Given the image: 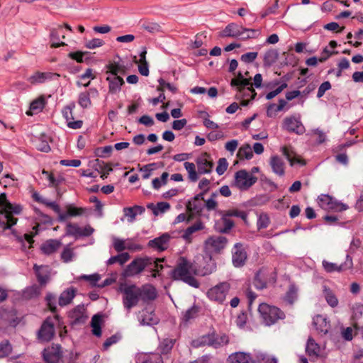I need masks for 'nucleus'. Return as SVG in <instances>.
<instances>
[{
  "instance_id": "nucleus-13",
  "label": "nucleus",
  "mask_w": 363,
  "mask_h": 363,
  "mask_svg": "<svg viewBox=\"0 0 363 363\" xmlns=\"http://www.w3.org/2000/svg\"><path fill=\"white\" fill-rule=\"evenodd\" d=\"M43 358L47 363H58L62 357L60 345H52L43 350Z\"/></svg>"
},
{
  "instance_id": "nucleus-39",
  "label": "nucleus",
  "mask_w": 363,
  "mask_h": 363,
  "mask_svg": "<svg viewBox=\"0 0 363 363\" xmlns=\"http://www.w3.org/2000/svg\"><path fill=\"white\" fill-rule=\"evenodd\" d=\"M137 363H163L161 356L157 353L145 354L138 359Z\"/></svg>"
},
{
  "instance_id": "nucleus-28",
  "label": "nucleus",
  "mask_w": 363,
  "mask_h": 363,
  "mask_svg": "<svg viewBox=\"0 0 363 363\" xmlns=\"http://www.w3.org/2000/svg\"><path fill=\"white\" fill-rule=\"evenodd\" d=\"M62 30V26H59L57 28H52L50 30V47L51 48H58L60 46H65L67 44L65 42H60V35L61 34V31Z\"/></svg>"
},
{
  "instance_id": "nucleus-40",
  "label": "nucleus",
  "mask_w": 363,
  "mask_h": 363,
  "mask_svg": "<svg viewBox=\"0 0 363 363\" xmlns=\"http://www.w3.org/2000/svg\"><path fill=\"white\" fill-rule=\"evenodd\" d=\"M145 211V208L141 206L135 205L133 207H126L123 208L125 216L130 217L133 220L138 214H142Z\"/></svg>"
},
{
  "instance_id": "nucleus-58",
  "label": "nucleus",
  "mask_w": 363,
  "mask_h": 363,
  "mask_svg": "<svg viewBox=\"0 0 363 363\" xmlns=\"http://www.w3.org/2000/svg\"><path fill=\"white\" fill-rule=\"evenodd\" d=\"M221 220L224 227L223 228H220L218 231L222 233H227L233 228L235 225L234 221L229 219L224 213L222 216Z\"/></svg>"
},
{
  "instance_id": "nucleus-18",
  "label": "nucleus",
  "mask_w": 363,
  "mask_h": 363,
  "mask_svg": "<svg viewBox=\"0 0 363 363\" xmlns=\"http://www.w3.org/2000/svg\"><path fill=\"white\" fill-rule=\"evenodd\" d=\"M33 269L35 272L38 281L40 284L42 286L45 285L50 280V270L49 267L46 265L39 266L37 264H35Z\"/></svg>"
},
{
  "instance_id": "nucleus-24",
  "label": "nucleus",
  "mask_w": 363,
  "mask_h": 363,
  "mask_svg": "<svg viewBox=\"0 0 363 363\" xmlns=\"http://www.w3.org/2000/svg\"><path fill=\"white\" fill-rule=\"evenodd\" d=\"M242 29V26L235 23L228 24L220 33L221 37L238 38L242 35L240 30Z\"/></svg>"
},
{
  "instance_id": "nucleus-48",
  "label": "nucleus",
  "mask_w": 363,
  "mask_h": 363,
  "mask_svg": "<svg viewBox=\"0 0 363 363\" xmlns=\"http://www.w3.org/2000/svg\"><path fill=\"white\" fill-rule=\"evenodd\" d=\"M175 340L165 338L160 344L159 349L162 354H168L172 349Z\"/></svg>"
},
{
  "instance_id": "nucleus-8",
  "label": "nucleus",
  "mask_w": 363,
  "mask_h": 363,
  "mask_svg": "<svg viewBox=\"0 0 363 363\" xmlns=\"http://www.w3.org/2000/svg\"><path fill=\"white\" fill-rule=\"evenodd\" d=\"M228 337L223 334L215 337L213 335H207L201 337L200 340H194V345L199 347L201 345H211L215 348L225 345L228 344Z\"/></svg>"
},
{
  "instance_id": "nucleus-15",
  "label": "nucleus",
  "mask_w": 363,
  "mask_h": 363,
  "mask_svg": "<svg viewBox=\"0 0 363 363\" xmlns=\"http://www.w3.org/2000/svg\"><path fill=\"white\" fill-rule=\"evenodd\" d=\"M75 108V104L74 102L70 103L69 105L64 107L62 110V113L65 119L67 122V126L72 129H79L83 125V122L81 120L71 121L74 119L72 111Z\"/></svg>"
},
{
  "instance_id": "nucleus-25",
  "label": "nucleus",
  "mask_w": 363,
  "mask_h": 363,
  "mask_svg": "<svg viewBox=\"0 0 363 363\" xmlns=\"http://www.w3.org/2000/svg\"><path fill=\"white\" fill-rule=\"evenodd\" d=\"M92 167L99 173H101L103 170H107V173H102V174H101L102 179H106L109 173L113 171L110 163H105L104 161L99 159H96L92 161Z\"/></svg>"
},
{
  "instance_id": "nucleus-17",
  "label": "nucleus",
  "mask_w": 363,
  "mask_h": 363,
  "mask_svg": "<svg viewBox=\"0 0 363 363\" xmlns=\"http://www.w3.org/2000/svg\"><path fill=\"white\" fill-rule=\"evenodd\" d=\"M140 298L145 302L153 301L157 298L156 289L151 284H144L139 287Z\"/></svg>"
},
{
  "instance_id": "nucleus-45",
  "label": "nucleus",
  "mask_w": 363,
  "mask_h": 363,
  "mask_svg": "<svg viewBox=\"0 0 363 363\" xmlns=\"http://www.w3.org/2000/svg\"><path fill=\"white\" fill-rule=\"evenodd\" d=\"M347 208L348 206L347 204L338 201L333 197L332 198V201L329 203L328 206L326 208V209H330L336 212H342Z\"/></svg>"
},
{
  "instance_id": "nucleus-47",
  "label": "nucleus",
  "mask_w": 363,
  "mask_h": 363,
  "mask_svg": "<svg viewBox=\"0 0 363 363\" xmlns=\"http://www.w3.org/2000/svg\"><path fill=\"white\" fill-rule=\"evenodd\" d=\"M49 184L48 186L50 187H55L56 189V192L58 196H60V191L58 188L59 185L63 183L65 181V179L62 176H58L57 177H55L53 174L49 175Z\"/></svg>"
},
{
  "instance_id": "nucleus-23",
  "label": "nucleus",
  "mask_w": 363,
  "mask_h": 363,
  "mask_svg": "<svg viewBox=\"0 0 363 363\" xmlns=\"http://www.w3.org/2000/svg\"><path fill=\"white\" fill-rule=\"evenodd\" d=\"M228 240L224 236H211L206 241V245L211 246L213 250H223L226 247Z\"/></svg>"
},
{
  "instance_id": "nucleus-27",
  "label": "nucleus",
  "mask_w": 363,
  "mask_h": 363,
  "mask_svg": "<svg viewBox=\"0 0 363 363\" xmlns=\"http://www.w3.org/2000/svg\"><path fill=\"white\" fill-rule=\"evenodd\" d=\"M269 164L274 173L279 176L284 175V163L278 155L272 156Z\"/></svg>"
},
{
  "instance_id": "nucleus-11",
  "label": "nucleus",
  "mask_w": 363,
  "mask_h": 363,
  "mask_svg": "<svg viewBox=\"0 0 363 363\" xmlns=\"http://www.w3.org/2000/svg\"><path fill=\"white\" fill-rule=\"evenodd\" d=\"M112 245L114 250H143V247L135 242L133 238L121 239L116 236L112 238Z\"/></svg>"
},
{
  "instance_id": "nucleus-6",
  "label": "nucleus",
  "mask_w": 363,
  "mask_h": 363,
  "mask_svg": "<svg viewBox=\"0 0 363 363\" xmlns=\"http://www.w3.org/2000/svg\"><path fill=\"white\" fill-rule=\"evenodd\" d=\"M257 181V177L249 174L245 169H240L235 174V186L241 191L247 190Z\"/></svg>"
},
{
  "instance_id": "nucleus-61",
  "label": "nucleus",
  "mask_w": 363,
  "mask_h": 363,
  "mask_svg": "<svg viewBox=\"0 0 363 363\" xmlns=\"http://www.w3.org/2000/svg\"><path fill=\"white\" fill-rule=\"evenodd\" d=\"M80 227L76 223H68L66 227V234L68 235L74 236L76 238H79Z\"/></svg>"
},
{
  "instance_id": "nucleus-63",
  "label": "nucleus",
  "mask_w": 363,
  "mask_h": 363,
  "mask_svg": "<svg viewBox=\"0 0 363 363\" xmlns=\"http://www.w3.org/2000/svg\"><path fill=\"white\" fill-rule=\"evenodd\" d=\"M298 289L294 286H291L289 291L286 294L285 301L292 304L297 298Z\"/></svg>"
},
{
  "instance_id": "nucleus-35",
  "label": "nucleus",
  "mask_w": 363,
  "mask_h": 363,
  "mask_svg": "<svg viewBox=\"0 0 363 363\" xmlns=\"http://www.w3.org/2000/svg\"><path fill=\"white\" fill-rule=\"evenodd\" d=\"M45 105V99L41 96L35 99L30 103V110L26 112L28 116H31L33 113H38L40 112Z\"/></svg>"
},
{
  "instance_id": "nucleus-57",
  "label": "nucleus",
  "mask_w": 363,
  "mask_h": 363,
  "mask_svg": "<svg viewBox=\"0 0 363 363\" xmlns=\"http://www.w3.org/2000/svg\"><path fill=\"white\" fill-rule=\"evenodd\" d=\"M67 211L69 217H75L84 214L87 209L86 208L76 207L72 205H69L67 207Z\"/></svg>"
},
{
  "instance_id": "nucleus-9",
  "label": "nucleus",
  "mask_w": 363,
  "mask_h": 363,
  "mask_svg": "<svg viewBox=\"0 0 363 363\" xmlns=\"http://www.w3.org/2000/svg\"><path fill=\"white\" fill-rule=\"evenodd\" d=\"M282 128L289 133H294L297 135H302L305 133L306 129L301 121L300 117L290 116L286 117L283 120Z\"/></svg>"
},
{
  "instance_id": "nucleus-50",
  "label": "nucleus",
  "mask_w": 363,
  "mask_h": 363,
  "mask_svg": "<svg viewBox=\"0 0 363 363\" xmlns=\"http://www.w3.org/2000/svg\"><path fill=\"white\" fill-rule=\"evenodd\" d=\"M184 168L188 172L189 179L191 182H196L198 180V173L196 171L195 164L192 162H185L184 164Z\"/></svg>"
},
{
  "instance_id": "nucleus-34",
  "label": "nucleus",
  "mask_w": 363,
  "mask_h": 363,
  "mask_svg": "<svg viewBox=\"0 0 363 363\" xmlns=\"http://www.w3.org/2000/svg\"><path fill=\"white\" fill-rule=\"evenodd\" d=\"M286 105V101L283 99L279 100L278 105L274 103L269 104L267 108V116L269 118L275 117L277 112L282 111Z\"/></svg>"
},
{
  "instance_id": "nucleus-16",
  "label": "nucleus",
  "mask_w": 363,
  "mask_h": 363,
  "mask_svg": "<svg viewBox=\"0 0 363 363\" xmlns=\"http://www.w3.org/2000/svg\"><path fill=\"white\" fill-rule=\"evenodd\" d=\"M35 211L38 214V222L33 226V230L35 234H38L40 231L45 230L47 225H52L53 220L50 216L44 214L38 208H35Z\"/></svg>"
},
{
  "instance_id": "nucleus-49",
  "label": "nucleus",
  "mask_w": 363,
  "mask_h": 363,
  "mask_svg": "<svg viewBox=\"0 0 363 363\" xmlns=\"http://www.w3.org/2000/svg\"><path fill=\"white\" fill-rule=\"evenodd\" d=\"M158 322L157 318L152 313H148L147 311H143L142 318L140 319V323L142 325H154Z\"/></svg>"
},
{
  "instance_id": "nucleus-2",
  "label": "nucleus",
  "mask_w": 363,
  "mask_h": 363,
  "mask_svg": "<svg viewBox=\"0 0 363 363\" xmlns=\"http://www.w3.org/2000/svg\"><path fill=\"white\" fill-rule=\"evenodd\" d=\"M163 268L159 265L157 260L151 257L137 258L128 265L125 269V274L128 277H133L138 274L145 269L153 272L152 276L156 277L160 269Z\"/></svg>"
},
{
  "instance_id": "nucleus-37",
  "label": "nucleus",
  "mask_w": 363,
  "mask_h": 363,
  "mask_svg": "<svg viewBox=\"0 0 363 363\" xmlns=\"http://www.w3.org/2000/svg\"><path fill=\"white\" fill-rule=\"evenodd\" d=\"M230 86L235 88L237 92H243L247 87L252 86L251 78H247L242 80L231 79Z\"/></svg>"
},
{
  "instance_id": "nucleus-44",
  "label": "nucleus",
  "mask_w": 363,
  "mask_h": 363,
  "mask_svg": "<svg viewBox=\"0 0 363 363\" xmlns=\"http://www.w3.org/2000/svg\"><path fill=\"white\" fill-rule=\"evenodd\" d=\"M242 32V35L238 36V38L242 40H246L250 38H256L259 34L258 30L253 28H246L242 27V29L240 30Z\"/></svg>"
},
{
  "instance_id": "nucleus-59",
  "label": "nucleus",
  "mask_w": 363,
  "mask_h": 363,
  "mask_svg": "<svg viewBox=\"0 0 363 363\" xmlns=\"http://www.w3.org/2000/svg\"><path fill=\"white\" fill-rule=\"evenodd\" d=\"M263 270H259L254 279V285L258 289H263L266 287L267 283L264 279H262Z\"/></svg>"
},
{
  "instance_id": "nucleus-7",
  "label": "nucleus",
  "mask_w": 363,
  "mask_h": 363,
  "mask_svg": "<svg viewBox=\"0 0 363 363\" xmlns=\"http://www.w3.org/2000/svg\"><path fill=\"white\" fill-rule=\"evenodd\" d=\"M230 288V285L228 282H221L211 288L207 292V296L211 300L221 303L225 301Z\"/></svg>"
},
{
  "instance_id": "nucleus-60",
  "label": "nucleus",
  "mask_w": 363,
  "mask_h": 363,
  "mask_svg": "<svg viewBox=\"0 0 363 363\" xmlns=\"http://www.w3.org/2000/svg\"><path fill=\"white\" fill-rule=\"evenodd\" d=\"M186 207L189 211H192L199 215L201 214L203 208L201 202L194 200V201H188Z\"/></svg>"
},
{
  "instance_id": "nucleus-26",
  "label": "nucleus",
  "mask_w": 363,
  "mask_h": 363,
  "mask_svg": "<svg viewBox=\"0 0 363 363\" xmlns=\"http://www.w3.org/2000/svg\"><path fill=\"white\" fill-rule=\"evenodd\" d=\"M316 330L323 334L328 333L330 329V323L327 320V318L321 315H318L313 318V321Z\"/></svg>"
},
{
  "instance_id": "nucleus-52",
  "label": "nucleus",
  "mask_w": 363,
  "mask_h": 363,
  "mask_svg": "<svg viewBox=\"0 0 363 363\" xmlns=\"http://www.w3.org/2000/svg\"><path fill=\"white\" fill-rule=\"evenodd\" d=\"M203 228V223L201 221H198V222L195 223L194 224L191 225V226L188 227L185 230V231L182 235V238L184 239H188L191 234H193L194 233H195L199 230H201Z\"/></svg>"
},
{
  "instance_id": "nucleus-5",
  "label": "nucleus",
  "mask_w": 363,
  "mask_h": 363,
  "mask_svg": "<svg viewBox=\"0 0 363 363\" xmlns=\"http://www.w3.org/2000/svg\"><path fill=\"white\" fill-rule=\"evenodd\" d=\"M258 311L267 325H271L278 320H282L285 318L284 313L279 308L264 303L259 306Z\"/></svg>"
},
{
  "instance_id": "nucleus-53",
  "label": "nucleus",
  "mask_w": 363,
  "mask_h": 363,
  "mask_svg": "<svg viewBox=\"0 0 363 363\" xmlns=\"http://www.w3.org/2000/svg\"><path fill=\"white\" fill-rule=\"evenodd\" d=\"M62 243L56 239H50L45 242L40 247V250H57Z\"/></svg>"
},
{
  "instance_id": "nucleus-54",
  "label": "nucleus",
  "mask_w": 363,
  "mask_h": 363,
  "mask_svg": "<svg viewBox=\"0 0 363 363\" xmlns=\"http://www.w3.org/2000/svg\"><path fill=\"white\" fill-rule=\"evenodd\" d=\"M199 312V307L194 305L185 311L183 315V320L186 322H188L191 319L195 318L198 315Z\"/></svg>"
},
{
  "instance_id": "nucleus-42",
  "label": "nucleus",
  "mask_w": 363,
  "mask_h": 363,
  "mask_svg": "<svg viewBox=\"0 0 363 363\" xmlns=\"http://www.w3.org/2000/svg\"><path fill=\"white\" fill-rule=\"evenodd\" d=\"M102 318L100 315H94L91 318V326L92 328V333L96 337L101 335V324Z\"/></svg>"
},
{
  "instance_id": "nucleus-12",
  "label": "nucleus",
  "mask_w": 363,
  "mask_h": 363,
  "mask_svg": "<svg viewBox=\"0 0 363 363\" xmlns=\"http://www.w3.org/2000/svg\"><path fill=\"white\" fill-rule=\"evenodd\" d=\"M346 260L344 263L338 262H330L326 260L323 261V267L324 269L329 273L333 272H342L352 268V258L348 255H345Z\"/></svg>"
},
{
  "instance_id": "nucleus-30",
  "label": "nucleus",
  "mask_w": 363,
  "mask_h": 363,
  "mask_svg": "<svg viewBox=\"0 0 363 363\" xmlns=\"http://www.w3.org/2000/svg\"><path fill=\"white\" fill-rule=\"evenodd\" d=\"M76 290L74 288H69L65 290L59 297V305L65 306L69 304L74 298Z\"/></svg>"
},
{
  "instance_id": "nucleus-36",
  "label": "nucleus",
  "mask_w": 363,
  "mask_h": 363,
  "mask_svg": "<svg viewBox=\"0 0 363 363\" xmlns=\"http://www.w3.org/2000/svg\"><path fill=\"white\" fill-rule=\"evenodd\" d=\"M89 54L90 52L88 51L78 50L76 52H70L69 53H68V57L70 59L75 60L78 63L86 62L88 64L91 59L89 57L87 56Z\"/></svg>"
},
{
  "instance_id": "nucleus-55",
  "label": "nucleus",
  "mask_w": 363,
  "mask_h": 363,
  "mask_svg": "<svg viewBox=\"0 0 363 363\" xmlns=\"http://www.w3.org/2000/svg\"><path fill=\"white\" fill-rule=\"evenodd\" d=\"M90 95L88 91L81 92L79 94L78 104L83 108H86L91 105Z\"/></svg>"
},
{
  "instance_id": "nucleus-14",
  "label": "nucleus",
  "mask_w": 363,
  "mask_h": 363,
  "mask_svg": "<svg viewBox=\"0 0 363 363\" xmlns=\"http://www.w3.org/2000/svg\"><path fill=\"white\" fill-rule=\"evenodd\" d=\"M210 159L211 155L208 152H203L196 158V163L198 167V172L200 174H209L212 172L213 162Z\"/></svg>"
},
{
  "instance_id": "nucleus-1",
  "label": "nucleus",
  "mask_w": 363,
  "mask_h": 363,
  "mask_svg": "<svg viewBox=\"0 0 363 363\" xmlns=\"http://www.w3.org/2000/svg\"><path fill=\"white\" fill-rule=\"evenodd\" d=\"M0 206L3 211L4 220H0V230L4 232L6 230L11 229L17 223L18 218L13 216L20 215L23 211V206L19 203H11L7 198V194L2 192L0 194Z\"/></svg>"
},
{
  "instance_id": "nucleus-22",
  "label": "nucleus",
  "mask_w": 363,
  "mask_h": 363,
  "mask_svg": "<svg viewBox=\"0 0 363 363\" xmlns=\"http://www.w3.org/2000/svg\"><path fill=\"white\" fill-rule=\"evenodd\" d=\"M106 74L108 76H121L126 74V68L120 62H110L106 65Z\"/></svg>"
},
{
  "instance_id": "nucleus-46",
  "label": "nucleus",
  "mask_w": 363,
  "mask_h": 363,
  "mask_svg": "<svg viewBox=\"0 0 363 363\" xmlns=\"http://www.w3.org/2000/svg\"><path fill=\"white\" fill-rule=\"evenodd\" d=\"M130 258V256L128 252H123L118 254L116 256L111 257L107 262L108 264H113L115 263H118L122 265L125 262H126Z\"/></svg>"
},
{
  "instance_id": "nucleus-20",
  "label": "nucleus",
  "mask_w": 363,
  "mask_h": 363,
  "mask_svg": "<svg viewBox=\"0 0 363 363\" xmlns=\"http://www.w3.org/2000/svg\"><path fill=\"white\" fill-rule=\"evenodd\" d=\"M106 79L108 82V92L111 94L118 93L125 84L121 76H108Z\"/></svg>"
},
{
  "instance_id": "nucleus-32",
  "label": "nucleus",
  "mask_w": 363,
  "mask_h": 363,
  "mask_svg": "<svg viewBox=\"0 0 363 363\" xmlns=\"http://www.w3.org/2000/svg\"><path fill=\"white\" fill-rule=\"evenodd\" d=\"M248 257L246 251H235L232 255L233 264L235 267H242L247 259Z\"/></svg>"
},
{
  "instance_id": "nucleus-21",
  "label": "nucleus",
  "mask_w": 363,
  "mask_h": 363,
  "mask_svg": "<svg viewBox=\"0 0 363 363\" xmlns=\"http://www.w3.org/2000/svg\"><path fill=\"white\" fill-rule=\"evenodd\" d=\"M69 315L72 320L73 324L84 323L87 319V315L85 314V308L83 306H77L69 312Z\"/></svg>"
},
{
  "instance_id": "nucleus-62",
  "label": "nucleus",
  "mask_w": 363,
  "mask_h": 363,
  "mask_svg": "<svg viewBox=\"0 0 363 363\" xmlns=\"http://www.w3.org/2000/svg\"><path fill=\"white\" fill-rule=\"evenodd\" d=\"M282 154L286 157L288 161L290 162V164L292 166L294 163H298L301 165H305L306 162L303 160H294L291 157V154L294 153L293 151H290L289 149L286 147H283L281 148Z\"/></svg>"
},
{
  "instance_id": "nucleus-19",
  "label": "nucleus",
  "mask_w": 363,
  "mask_h": 363,
  "mask_svg": "<svg viewBox=\"0 0 363 363\" xmlns=\"http://www.w3.org/2000/svg\"><path fill=\"white\" fill-rule=\"evenodd\" d=\"M170 239V235L168 233H165L153 240H150L147 243V246L156 250H167V247L164 245L169 242Z\"/></svg>"
},
{
  "instance_id": "nucleus-51",
  "label": "nucleus",
  "mask_w": 363,
  "mask_h": 363,
  "mask_svg": "<svg viewBox=\"0 0 363 363\" xmlns=\"http://www.w3.org/2000/svg\"><path fill=\"white\" fill-rule=\"evenodd\" d=\"M113 151V147L111 145H106L104 147H96L94 151V155L97 157H106L111 155Z\"/></svg>"
},
{
  "instance_id": "nucleus-41",
  "label": "nucleus",
  "mask_w": 363,
  "mask_h": 363,
  "mask_svg": "<svg viewBox=\"0 0 363 363\" xmlns=\"http://www.w3.org/2000/svg\"><path fill=\"white\" fill-rule=\"evenodd\" d=\"M40 294V289L37 285L26 288L22 293V296L25 299H31L36 298Z\"/></svg>"
},
{
  "instance_id": "nucleus-10",
  "label": "nucleus",
  "mask_w": 363,
  "mask_h": 363,
  "mask_svg": "<svg viewBox=\"0 0 363 363\" xmlns=\"http://www.w3.org/2000/svg\"><path fill=\"white\" fill-rule=\"evenodd\" d=\"M54 318H48L42 324L38 331V338L41 341H50L55 335Z\"/></svg>"
},
{
  "instance_id": "nucleus-29",
  "label": "nucleus",
  "mask_w": 363,
  "mask_h": 363,
  "mask_svg": "<svg viewBox=\"0 0 363 363\" xmlns=\"http://www.w3.org/2000/svg\"><path fill=\"white\" fill-rule=\"evenodd\" d=\"M306 352L311 358H317L320 355V346L312 338L309 337L307 341Z\"/></svg>"
},
{
  "instance_id": "nucleus-43",
  "label": "nucleus",
  "mask_w": 363,
  "mask_h": 363,
  "mask_svg": "<svg viewBox=\"0 0 363 363\" xmlns=\"http://www.w3.org/2000/svg\"><path fill=\"white\" fill-rule=\"evenodd\" d=\"M237 157L240 160H250L253 157V152L252 148L249 144H245L241 146L237 153Z\"/></svg>"
},
{
  "instance_id": "nucleus-3",
  "label": "nucleus",
  "mask_w": 363,
  "mask_h": 363,
  "mask_svg": "<svg viewBox=\"0 0 363 363\" xmlns=\"http://www.w3.org/2000/svg\"><path fill=\"white\" fill-rule=\"evenodd\" d=\"M194 274H196V272L191 264L182 258L177 267L171 271L170 275L174 280H181L192 287L199 288V283L194 277Z\"/></svg>"
},
{
  "instance_id": "nucleus-56",
  "label": "nucleus",
  "mask_w": 363,
  "mask_h": 363,
  "mask_svg": "<svg viewBox=\"0 0 363 363\" xmlns=\"http://www.w3.org/2000/svg\"><path fill=\"white\" fill-rule=\"evenodd\" d=\"M12 352V347L8 340L0 342V358L8 357Z\"/></svg>"
},
{
  "instance_id": "nucleus-33",
  "label": "nucleus",
  "mask_w": 363,
  "mask_h": 363,
  "mask_svg": "<svg viewBox=\"0 0 363 363\" xmlns=\"http://www.w3.org/2000/svg\"><path fill=\"white\" fill-rule=\"evenodd\" d=\"M323 296L327 303L332 308H335L338 305V299L335 293L328 286H324L323 289Z\"/></svg>"
},
{
  "instance_id": "nucleus-4",
  "label": "nucleus",
  "mask_w": 363,
  "mask_h": 363,
  "mask_svg": "<svg viewBox=\"0 0 363 363\" xmlns=\"http://www.w3.org/2000/svg\"><path fill=\"white\" fill-rule=\"evenodd\" d=\"M119 291L123 294V304L128 311L137 306L140 299L138 286L135 284H121Z\"/></svg>"
},
{
  "instance_id": "nucleus-38",
  "label": "nucleus",
  "mask_w": 363,
  "mask_h": 363,
  "mask_svg": "<svg viewBox=\"0 0 363 363\" xmlns=\"http://www.w3.org/2000/svg\"><path fill=\"white\" fill-rule=\"evenodd\" d=\"M229 363H252L250 356L244 352H236L229 356Z\"/></svg>"
},
{
  "instance_id": "nucleus-31",
  "label": "nucleus",
  "mask_w": 363,
  "mask_h": 363,
  "mask_svg": "<svg viewBox=\"0 0 363 363\" xmlns=\"http://www.w3.org/2000/svg\"><path fill=\"white\" fill-rule=\"evenodd\" d=\"M279 57V52L276 49H269L264 53L263 59V66L270 67L276 62Z\"/></svg>"
},
{
  "instance_id": "nucleus-64",
  "label": "nucleus",
  "mask_w": 363,
  "mask_h": 363,
  "mask_svg": "<svg viewBox=\"0 0 363 363\" xmlns=\"http://www.w3.org/2000/svg\"><path fill=\"white\" fill-rule=\"evenodd\" d=\"M143 28L145 30L155 33L161 31V26L157 23L148 22L143 23L142 26Z\"/></svg>"
}]
</instances>
